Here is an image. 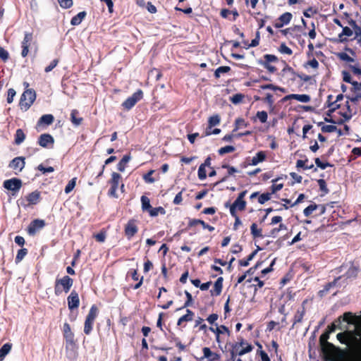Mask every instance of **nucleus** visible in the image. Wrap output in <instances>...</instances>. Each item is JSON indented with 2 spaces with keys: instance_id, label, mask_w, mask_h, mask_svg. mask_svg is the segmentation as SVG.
<instances>
[{
  "instance_id": "1",
  "label": "nucleus",
  "mask_w": 361,
  "mask_h": 361,
  "mask_svg": "<svg viewBox=\"0 0 361 361\" xmlns=\"http://www.w3.org/2000/svg\"><path fill=\"white\" fill-rule=\"evenodd\" d=\"M343 320L348 324L355 326L354 330H345L338 333L337 339L342 344L351 346L355 350L351 361H361V317L354 315L350 312H345Z\"/></svg>"
},
{
  "instance_id": "2",
  "label": "nucleus",
  "mask_w": 361,
  "mask_h": 361,
  "mask_svg": "<svg viewBox=\"0 0 361 361\" xmlns=\"http://www.w3.org/2000/svg\"><path fill=\"white\" fill-rule=\"evenodd\" d=\"M329 333L325 331L319 337V345L324 361H343L346 351L328 341Z\"/></svg>"
},
{
  "instance_id": "3",
  "label": "nucleus",
  "mask_w": 361,
  "mask_h": 361,
  "mask_svg": "<svg viewBox=\"0 0 361 361\" xmlns=\"http://www.w3.org/2000/svg\"><path fill=\"white\" fill-rule=\"evenodd\" d=\"M73 284V280L68 276H64L61 279H56L54 284V293L60 295L63 292L68 293Z\"/></svg>"
},
{
  "instance_id": "4",
  "label": "nucleus",
  "mask_w": 361,
  "mask_h": 361,
  "mask_svg": "<svg viewBox=\"0 0 361 361\" xmlns=\"http://www.w3.org/2000/svg\"><path fill=\"white\" fill-rule=\"evenodd\" d=\"M36 99V92L33 89H27L21 94L19 106L21 110L26 111Z\"/></svg>"
},
{
  "instance_id": "5",
  "label": "nucleus",
  "mask_w": 361,
  "mask_h": 361,
  "mask_svg": "<svg viewBox=\"0 0 361 361\" xmlns=\"http://www.w3.org/2000/svg\"><path fill=\"white\" fill-rule=\"evenodd\" d=\"M99 314V309L96 305H92L86 316L84 323V333L90 335L93 329V325Z\"/></svg>"
},
{
  "instance_id": "6",
  "label": "nucleus",
  "mask_w": 361,
  "mask_h": 361,
  "mask_svg": "<svg viewBox=\"0 0 361 361\" xmlns=\"http://www.w3.org/2000/svg\"><path fill=\"white\" fill-rule=\"evenodd\" d=\"M122 176L120 173L116 172H113L111 173V177L109 180V184L110 185V188L108 191V195L110 197L118 198V195L117 194V190L119 186V183L121 181Z\"/></svg>"
},
{
  "instance_id": "7",
  "label": "nucleus",
  "mask_w": 361,
  "mask_h": 361,
  "mask_svg": "<svg viewBox=\"0 0 361 361\" xmlns=\"http://www.w3.org/2000/svg\"><path fill=\"white\" fill-rule=\"evenodd\" d=\"M143 98V92L139 89L130 97H128L123 103V108L126 110H130L139 101Z\"/></svg>"
},
{
  "instance_id": "8",
  "label": "nucleus",
  "mask_w": 361,
  "mask_h": 361,
  "mask_svg": "<svg viewBox=\"0 0 361 361\" xmlns=\"http://www.w3.org/2000/svg\"><path fill=\"white\" fill-rule=\"evenodd\" d=\"M63 336L66 341V348H74L76 345V341L75 340V335L71 331V326L68 323L66 322L63 326Z\"/></svg>"
},
{
  "instance_id": "9",
  "label": "nucleus",
  "mask_w": 361,
  "mask_h": 361,
  "mask_svg": "<svg viewBox=\"0 0 361 361\" xmlns=\"http://www.w3.org/2000/svg\"><path fill=\"white\" fill-rule=\"evenodd\" d=\"M278 61L279 59L276 56L267 54L264 55L263 60H259L258 63L266 68L269 73H274L277 71V68L274 66L271 65V63H276L278 62Z\"/></svg>"
},
{
  "instance_id": "10",
  "label": "nucleus",
  "mask_w": 361,
  "mask_h": 361,
  "mask_svg": "<svg viewBox=\"0 0 361 361\" xmlns=\"http://www.w3.org/2000/svg\"><path fill=\"white\" fill-rule=\"evenodd\" d=\"M138 230L137 220L130 219L124 226V234L128 240H130L137 234Z\"/></svg>"
},
{
  "instance_id": "11",
  "label": "nucleus",
  "mask_w": 361,
  "mask_h": 361,
  "mask_svg": "<svg viewBox=\"0 0 361 361\" xmlns=\"http://www.w3.org/2000/svg\"><path fill=\"white\" fill-rule=\"evenodd\" d=\"M45 225V221L43 219H36L30 222L26 231L30 235L33 236L39 230L42 229Z\"/></svg>"
},
{
  "instance_id": "12",
  "label": "nucleus",
  "mask_w": 361,
  "mask_h": 361,
  "mask_svg": "<svg viewBox=\"0 0 361 361\" xmlns=\"http://www.w3.org/2000/svg\"><path fill=\"white\" fill-rule=\"evenodd\" d=\"M41 192L38 190H35L25 197L23 201H26L27 203L21 202V204L24 207H29L30 205L37 204L41 200Z\"/></svg>"
},
{
  "instance_id": "13",
  "label": "nucleus",
  "mask_w": 361,
  "mask_h": 361,
  "mask_svg": "<svg viewBox=\"0 0 361 361\" xmlns=\"http://www.w3.org/2000/svg\"><path fill=\"white\" fill-rule=\"evenodd\" d=\"M33 39V33L32 32H25L23 39L21 42V56L25 58L28 55L29 53V47L31 45V43Z\"/></svg>"
},
{
  "instance_id": "14",
  "label": "nucleus",
  "mask_w": 361,
  "mask_h": 361,
  "mask_svg": "<svg viewBox=\"0 0 361 361\" xmlns=\"http://www.w3.org/2000/svg\"><path fill=\"white\" fill-rule=\"evenodd\" d=\"M25 158L23 157H17L13 159L9 164L8 167L13 169L16 174L21 172L25 166Z\"/></svg>"
},
{
  "instance_id": "15",
  "label": "nucleus",
  "mask_w": 361,
  "mask_h": 361,
  "mask_svg": "<svg viewBox=\"0 0 361 361\" xmlns=\"http://www.w3.org/2000/svg\"><path fill=\"white\" fill-rule=\"evenodd\" d=\"M3 185L6 189L11 190L13 192H16L20 189L22 186V181L20 179L17 178H13L4 180Z\"/></svg>"
},
{
  "instance_id": "16",
  "label": "nucleus",
  "mask_w": 361,
  "mask_h": 361,
  "mask_svg": "<svg viewBox=\"0 0 361 361\" xmlns=\"http://www.w3.org/2000/svg\"><path fill=\"white\" fill-rule=\"evenodd\" d=\"M203 356L200 357V361H219L221 359L219 353L213 352L209 348L204 347L202 348Z\"/></svg>"
},
{
  "instance_id": "17",
  "label": "nucleus",
  "mask_w": 361,
  "mask_h": 361,
  "mask_svg": "<svg viewBox=\"0 0 361 361\" xmlns=\"http://www.w3.org/2000/svg\"><path fill=\"white\" fill-rule=\"evenodd\" d=\"M230 207V213L231 216H235L237 214L236 210L243 211L246 208V202L245 200H240L236 199L232 204H229V202L225 204V207Z\"/></svg>"
},
{
  "instance_id": "18",
  "label": "nucleus",
  "mask_w": 361,
  "mask_h": 361,
  "mask_svg": "<svg viewBox=\"0 0 361 361\" xmlns=\"http://www.w3.org/2000/svg\"><path fill=\"white\" fill-rule=\"evenodd\" d=\"M67 302L68 309L71 311L78 308L80 305V298L78 293L75 290H73L68 296Z\"/></svg>"
},
{
  "instance_id": "19",
  "label": "nucleus",
  "mask_w": 361,
  "mask_h": 361,
  "mask_svg": "<svg viewBox=\"0 0 361 361\" xmlns=\"http://www.w3.org/2000/svg\"><path fill=\"white\" fill-rule=\"evenodd\" d=\"M238 345H232L230 350L231 360L234 361L237 355H243L245 353H250L252 350L253 347L252 345H247L245 348H242L240 350H238Z\"/></svg>"
},
{
  "instance_id": "20",
  "label": "nucleus",
  "mask_w": 361,
  "mask_h": 361,
  "mask_svg": "<svg viewBox=\"0 0 361 361\" xmlns=\"http://www.w3.org/2000/svg\"><path fill=\"white\" fill-rule=\"evenodd\" d=\"M293 15L290 12H286L281 15L274 23L276 28H281L288 25L292 20Z\"/></svg>"
},
{
  "instance_id": "21",
  "label": "nucleus",
  "mask_w": 361,
  "mask_h": 361,
  "mask_svg": "<svg viewBox=\"0 0 361 361\" xmlns=\"http://www.w3.org/2000/svg\"><path fill=\"white\" fill-rule=\"evenodd\" d=\"M267 157V154L264 151L258 152L255 157H253L250 161V162H244L243 167H247V166H256L259 163L263 162L265 161Z\"/></svg>"
},
{
  "instance_id": "22",
  "label": "nucleus",
  "mask_w": 361,
  "mask_h": 361,
  "mask_svg": "<svg viewBox=\"0 0 361 361\" xmlns=\"http://www.w3.org/2000/svg\"><path fill=\"white\" fill-rule=\"evenodd\" d=\"M348 23L354 31V39L357 40V44L361 45V26L358 25L356 21L352 18H350Z\"/></svg>"
},
{
  "instance_id": "23",
  "label": "nucleus",
  "mask_w": 361,
  "mask_h": 361,
  "mask_svg": "<svg viewBox=\"0 0 361 361\" xmlns=\"http://www.w3.org/2000/svg\"><path fill=\"white\" fill-rule=\"evenodd\" d=\"M38 144L42 147H48L49 145H53L54 140L53 137L48 133L42 134L38 139Z\"/></svg>"
},
{
  "instance_id": "24",
  "label": "nucleus",
  "mask_w": 361,
  "mask_h": 361,
  "mask_svg": "<svg viewBox=\"0 0 361 361\" xmlns=\"http://www.w3.org/2000/svg\"><path fill=\"white\" fill-rule=\"evenodd\" d=\"M223 277L220 276L217 279L214 284V288L210 290L212 296H219L221 295L223 289Z\"/></svg>"
},
{
  "instance_id": "25",
  "label": "nucleus",
  "mask_w": 361,
  "mask_h": 361,
  "mask_svg": "<svg viewBox=\"0 0 361 361\" xmlns=\"http://www.w3.org/2000/svg\"><path fill=\"white\" fill-rule=\"evenodd\" d=\"M197 224H200L204 229H207L209 231L212 232L214 231V227L206 224L203 220L192 219H190L188 222V227L191 228L197 225Z\"/></svg>"
},
{
  "instance_id": "26",
  "label": "nucleus",
  "mask_w": 361,
  "mask_h": 361,
  "mask_svg": "<svg viewBox=\"0 0 361 361\" xmlns=\"http://www.w3.org/2000/svg\"><path fill=\"white\" fill-rule=\"evenodd\" d=\"M342 28V32L338 35V42L343 43L348 41V39L345 37H351L353 35L354 31L347 26H343Z\"/></svg>"
},
{
  "instance_id": "27",
  "label": "nucleus",
  "mask_w": 361,
  "mask_h": 361,
  "mask_svg": "<svg viewBox=\"0 0 361 361\" xmlns=\"http://www.w3.org/2000/svg\"><path fill=\"white\" fill-rule=\"evenodd\" d=\"M221 168L226 169L228 170V174L226 176H224L215 185L226 182L228 180V176L233 175L235 173H236L238 171L237 169L234 166H230L226 164H222Z\"/></svg>"
},
{
  "instance_id": "28",
  "label": "nucleus",
  "mask_w": 361,
  "mask_h": 361,
  "mask_svg": "<svg viewBox=\"0 0 361 361\" xmlns=\"http://www.w3.org/2000/svg\"><path fill=\"white\" fill-rule=\"evenodd\" d=\"M306 310L305 308H299L297 310L293 318V326L292 327L302 322L303 317L305 314Z\"/></svg>"
},
{
  "instance_id": "29",
  "label": "nucleus",
  "mask_w": 361,
  "mask_h": 361,
  "mask_svg": "<svg viewBox=\"0 0 361 361\" xmlns=\"http://www.w3.org/2000/svg\"><path fill=\"white\" fill-rule=\"evenodd\" d=\"M209 330L214 333L216 335L226 334L228 337L231 335V331L228 328L224 325H221L216 328L209 327Z\"/></svg>"
},
{
  "instance_id": "30",
  "label": "nucleus",
  "mask_w": 361,
  "mask_h": 361,
  "mask_svg": "<svg viewBox=\"0 0 361 361\" xmlns=\"http://www.w3.org/2000/svg\"><path fill=\"white\" fill-rule=\"evenodd\" d=\"M341 278V276H338L337 278H336L333 281L331 282H329L327 283L324 286V288L322 290H320L319 292H318V295L320 296V297H323L329 291V290L336 286L337 281Z\"/></svg>"
},
{
  "instance_id": "31",
  "label": "nucleus",
  "mask_w": 361,
  "mask_h": 361,
  "mask_svg": "<svg viewBox=\"0 0 361 361\" xmlns=\"http://www.w3.org/2000/svg\"><path fill=\"white\" fill-rule=\"evenodd\" d=\"M345 107L346 111H344L343 113H341V115L343 116V118H345V120H349L351 118L353 114L355 113L356 108L353 106V104L350 105L349 101L346 102Z\"/></svg>"
},
{
  "instance_id": "32",
  "label": "nucleus",
  "mask_w": 361,
  "mask_h": 361,
  "mask_svg": "<svg viewBox=\"0 0 361 361\" xmlns=\"http://www.w3.org/2000/svg\"><path fill=\"white\" fill-rule=\"evenodd\" d=\"M194 315L195 314L192 310L187 309L186 314L178 319L177 325L180 326L183 322L192 321L193 319Z\"/></svg>"
},
{
  "instance_id": "33",
  "label": "nucleus",
  "mask_w": 361,
  "mask_h": 361,
  "mask_svg": "<svg viewBox=\"0 0 361 361\" xmlns=\"http://www.w3.org/2000/svg\"><path fill=\"white\" fill-rule=\"evenodd\" d=\"M79 112L77 109H73L71 113V121L72 123L75 126H80L83 118L82 117H79Z\"/></svg>"
},
{
  "instance_id": "34",
  "label": "nucleus",
  "mask_w": 361,
  "mask_h": 361,
  "mask_svg": "<svg viewBox=\"0 0 361 361\" xmlns=\"http://www.w3.org/2000/svg\"><path fill=\"white\" fill-rule=\"evenodd\" d=\"M334 97L332 95H329L327 97V100L326 102V106L329 108V111L332 113L336 111V109L340 108V104H336V102L333 100Z\"/></svg>"
},
{
  "instance_id": "35",
  "label": "nucleus",
  "mask_w": 361,
  "mask_h": 361,
  "mask_svg": "<svg viewBox=\"0 0 361 361\" xmlns=\"http://www.w3.org/2000/svg\"><path fill=\"white\" fill-rule=\"evenodd\" d=\"M87 13L85 11H81L76 16H73L71 20L72 25H78L81 23L82 20L85 18Z\"/></svg>"
},
{
  "instance_id": "36",
  "label": "nucleus",
  "mask_w": 361,
  "mask_h": 361,
  "mask_svg": "<svg viewBox=\"0 0 361 361\" xmlns=\"http://www.w3.org/2000/svg\"><path fill=\"white\" fill-rule=\"evenodd\" d=\"M25 139V134L23 132V130L20 128L17 129L16 131V134H15V139H14L15 144L17 145H19L22 142H23Z\"/></svg>"
},
{
  "instance_id": "37",
  "label": "nucleus",
  "mask_w": 361,
  "mask_h": 361,
  "mask_svg": "<svg viewBox=\"0 0 361 361\" xmlns=\"http://www.w3.org/2000/svg\"><path fill=\"white\" fill-rule=\"evenodd\" d=\"M346 97L353 105L356 106L361 103V92H353L352 95H348Z\"/></svg>"
},
{
  "instance_id": "38",
  "label": "nucleus",
  "mask_w": 361,
  "mask_h": 361,
  "mask_svg": "<svg viewBox=\"0 0 361 361\" xmlns=\"http://www.w3.org/2000/svg\"><path fill=\"white\" fill-rule=\"evenodd\" d=\"M54 120V117L52 114H44L42 116L38 121V124L51 125Z\"/></svg>"
},
{
  "instance_id": "39",
  "label": "nucleus",
  "mask_w": 361,
  "mask_h": 361,
  "mask_svg": "<svg viewBox=\"0 0 361 361\" xmlns=\"http://www.w3.org/2000/svg\"><path fill=\"white\" fill-rule=\"evenodd\" d=\"M359 272V269L357 267L352 265L349 267L348 271L345 272V276L348 279L350 278H356Z\"/></svg>"
},
{
  "instance_id": "40",
  "label": "nucleus",
  "mask_w": 361,
  "mask_h": 361,
  "mask_svg": "<svg viewBox=\"0 0 361 361\" xmlns=\"http://www.w3.org/2000/svg\"><path fill=\"white\" fill-rule=\"evenodd\" d=\"M130 154L124 155L117 165L118 170L123 172L125 170L126 164L130 161Z\"/></svg>"
},
{
  "instance_id": "41",
  "label": "nucleus",
  "mask_w": 361,
  "mask_h": 361,
  "mask_svg": "<svg viewBox=\"0 0 361 361\" xmlns=\"http://www.w3.org/2000/svg\"><path fill=\"white\" fill-rule=\"evenodd\" d=\"M11 348L12 344L6 343L0 348V361H1L5 357V356L11 351Z\"/></svg>"
},
{
  "instance_id": "42",
  "label": "nucleus",
  "mask_w": 361,
  "mask_h": 361,
  "mask_svg": "<svg viewBox=\"0 0 361 361\" xmlns=\"http://www.w3.org/2000/svg\"><path fill=\"white\" fill-rule=\"evenodd\" d=\"M262 102L268 104L269 108L271 111L274 109V97L271 93H267L264 98H262Z\"/></svg>"
},
{
  "instance_id": "43",
  "label": "nucleus",
  "mask_w": 361,
  "mask_h": 361,
  "mask_svg": "<svg viewBox=\"0 0 361 361\" xmlns=\"http://www.w3.org/2000/svg\"><path fill=\"white\" fill-rule=\"evenodd\" d=\"M248 123L245 122V119L243 118H238L235 121L234 128L233 130V133L237 131L242 127H247Z\"/></svg>"
},
{
  "instance_id": "44",
  "label": "nucleus",
  "mask_w": 361,
  "mask_h": 361,
  "mask_svg": "<svg viewBox=\"0 0 361 361\" xmlns=\"http://www.w3.org/2000/svg\"><path fill=\"white\" fill-rule=\"evenodd\" d=\"M141 203L143 211H147L149 212L152 207L150 204L149 199L145 195L141 197Z\"/></svg>"
},
{
  "instance_id": "45",
  "label": "nucleus",
  "mask_w": 361,
  "mask_h": 361,
  "mask_svg": "<svg viewBox=\"0 0 361 361\" xmlns=\"http://www.w3.org/2000/svg\"><path fill=\"white\" fill-rule=\"evenodd\" d=\"M149 214L152 217L158 216L159 214L164 215L166 214V210L163 207L161 206L158 207H152L149 212Z\"/></svg>"
},
{
  "instance_id": "46",
  "label": "nucleus",
  "mask_w": 361,
  "mask_h": 361,
  "mask_svg": "<svg viewBox=\"0 0 361 361\" xmlns=\"http://www.w3.org/2000/svg\"><path fill=\"white\" fill-rule=\"evenodd\" d=\"M251 234L254 238L262 237V229L258 228L257 224L253 223L250 226Z\"/></svg>"
},
{
  "instance_id": "47",
  "label": "nucleus",
  "mask_w": 361,
  "mask_h": 361,
  "mask_svg": "<svg viewBox=\"0 0 361 361\" xmlns=\"http://www.w3.org/2000/svg\"><path fill=\"white\" fill-rule=\"evenodd\" d=\"M155 171L152 169L149 170L147 173L142 176V179L146 183H153L156 181V179L152 176L154 173Z\"/></svg>"
},
{
  "instance_id": "48",
  "label": "nucleus",
  "mask_w": 361,
  "mask_h": 361,
  "mask_svg": "<svg viewBox=\"0 0 361 361\" xmlns=\"http://www.w3.org/2000/svg\"><path fill=\"white\" fill-rule=\"evenodd\" d=\"M28 251L27 248H22L18 251L16 257L15 258L16 264L20 262L23 258L27 255Z\"/></svg>"
},
{
  "instance_id": "49",
  "label": "nucleus",
  "mask_w": 361,
  "mask_h": 361,
  "mask_svg": "<svg viewBox=\"0 0 361 361\" xmlns=\"http://www.w3.org/2000/svg\"><path fill=\"white\" fill-rule=\"evenodd\" d=\"M93 238L99 243H104L106 238V231L102 229L99 233L94 234Z\"/></svg>"
},
{
  "instance_id": "50",
  "label": "nucleus",
  "mask_w": 361,
  "mask_h": 361,
  "mask_svg": "<svg viewBox=\"0 0 361 361\" xmlns=\"http://www.w3.org/2000/svg\"><path fill=\"white\" fill-rule=\"evenodd\" d=\"M319 126H322V131L323 133H333L337 130V127L334 125H323L322 122L318 123Z\"/></svg>"
},
{
  "instance_id": "51",
  "label": "nucleus",
  "mask_w": 361,
  "mask_h": 361,
  "mask_svg": "<svg viewBox=\"0 0 361 361\" xmlns=\"http://www.w3.org/2000/svg\"><path fill=\"white\" fill-rule=\"evenodd\" d=\"M231 71V68L229 66H219L217 68L214 72V77L216 78H219L221 76V73H227Z\"/></svg>"
},
{
  "instance_id": "52",
  "label": "nucleus",
  "mask_w": 361,
  "mask_h": 361,
  "mask_svg": "<svg viewBox=\"0 0 361 361\" xmlns=\"http://www.w3.org/2000/svg\"><path fill=\"white\" fill-rule=\"evenodd\" d=\"M318 204H316L315 203L311 204L303 210V214L305 216L308 217L314 211L318 209Z\"/></svg>"
},
{
  "instance_id": "53",
  "label": "nucleus",
  "mask_w": 361,
  "mask_h": 361,
  "mask_svg": "<svg viewBox=\"0 0 361 361\" xmlns=\"http://www.w3.org/2000/svg\"><path fill=\"white\" fill-rule=\"evenodd\" d=\"M271 196H272L271 193H270L269 192H264L261 195L259 194V197H258V202L261 204H263L265 202H267V201L270 200L271 198Z\"/></svg>"
},
{
  "instance_id": "54",
  "label": "nucleus",
  "mask_w": 361,
  "mask_h": 361,
  "mask_svg": "<svg viewBox=\"0 0 361 361\" xmlns=\"http://www.w3.org/2000/svg\"><path fill=\"white\" fill-rule=\"evenodd\" d=\"M76 180H77V178L75 177L68 181V184L66 185V186L65 187V189H64V191L66 194L70 193L73 190V188L75 187Z\"/></svg>"
},
{
  "instance_id": "55",
  "label": "nucleus",
  "mask_w": 361,
  "mask_h": 361,
  "mask_svg": "<svg viewBox=\"0 0 361 361\" xmlns=\"http://www.w3.org/2000/svg\"><path fill=\"white\" fill-rule=\"evenodd\" d=\"M220 121L221 118L218 114L210 116L208 120L209 126H210V128L219 125Z\"/></svg>"
},
{
  "instance_id": "56",
  "label": "nucleus",
  "mask_w": 361,
  "mask_h": 361,
  "mask_svg": "<svg viewBox=\"0 0 361 361\" xmlns=\"http://www.w3.org/2000/svg\"><path fill=\"white\" fill-rule=\"evenodd\" d=\"M235 150V148L233 146L231 145H227L223 147H221L218 150V153L219 155H224L227 153H231L233 152Z\"/></svg>"
},
{
  "instance_id": "57",
  "label": "nucleus",
  "mask_w": 361,
  "mask_h": 361,
  "mask_svg": "<svg viewBox=\"0 0 361 361\" xmlns=\"http://www.w3.org/2000/svg\"><path fill=\"white\" fill-rule=\"evenodd\" d=\"M294 99L299 101L300 102L307 103L310 101L311 98L308 94H294Z\"/></svg>"
},
{
  "instance_id": "58",
  "label": "nucleus",
  "mask_w": 361,
  "mask_h": 361,
  "mask_svg": "<svg viewBox=\"0 0 361 361\" xmlns=\"http://www.w3.org/2000/svg\"><path fill=\"white\" fill-rule=\"evenodd\" d=\"M317 183H318V185L319 187V190L324 192V195L329 193V190L327 188L326 183L325 180L319 179L317 180Z\"/></svg>"
},
{
  "instance_id": "59",
  "label": "nucleus",
  "mask_w": 361,
  "mask_h": 361,
  "mask_svg": "<svg viewBox=\"0 0 361 361\" xmlns=\"http://www.w3.org/2000/svg\"><path fill=\"white\" fill-rule=\"evenodd\" d=\"M314 161H315L317 166L320 168L322 170L326 169L329 166H332V165L329 162H328V161L323 162L321 161V159L319 158H315Z\"/></svg>"
},
{
  "instance_id": "60",
  "label": "nucleus",
  "mask_w": 361,
  "mask_h": 361,
  "mask_svg": "<svg viewBox=\"0 0 361 361\" xmlns=\"http://www.w3.org/2000/svg\"><path fill=\"white\" fill-rule=\"evenodd\" d=\"M287 230V226L283 224H280L278 228H274L270 231V236L276 237L280 231Z\"/></svg>"
},
{
  "instance_id": "61",
  "label": "nucleus",
  "mask_w": 361,
  "mask_h": 361,
  "mask_svg": "<svg viewBox=\"0 0 361 361\" xmlns=\"http://www.w3.org/2000/svg\"><path fill=\"white\" fill-rule=\"evenodd\" d=\"M185 295L187 299L181 309L190 307L192 304L193 299L192 295L188 290H185ZM179 310H180V308Z\"/></svg>"
},
{
  "instance_id": "62",
  "label": "nucleus",
  "mask_w": 361,
  "mask_h": 361,
  "mask_svg": "<svg viewBox=\"0 0 361 361\" xmlns=\"http://www.w3.org/2000/svg\"><path fill=\"white\" fill-rule=\"evenodd\" d=\"M244 97V94L241 93H238L233 95V97H231V101L233 104H237L243 101Z\"/></svg>"
},
{
  "instance_id": "63",
  "label": "nucleus",
  "mask_w": 361,
  "mask_h": 361,
  "mask_svg": "<svg viewBox=\"0 0 361 361\" xmlns=\"http://www.w3.org/2000/svg\"><path fill=\"white\" fill-rule=\"evenodd\" d=\"M279 51L282 54H286L288 55H291L293 54L292 49L290 48H289L288 47H287L285 43L281 44L280 47L279 48Z\"/></svg>"
},
{
  "instance_id": "64",
  "label": "nucleus",
  "mask_w": 361,
  "mask_h": 361,
  "mask_svg": "<svg viewBox=\"0 0 361 361\" xmlns=\"http://www.w3.org/2000/svg\"><path fill=\"white\" fill-rule=\"evenodd\" d=\"M256 116L262 123H266L268 118L267 113L265 111H257Z\"/></svg>"
}]
</instances>
